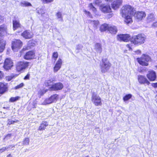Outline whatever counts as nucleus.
Wrapping results in <instances>:
<instances>
[{"label": "nucleus", "instance_id": "obj_56", "mask_svg": "<svg viewBox=\"0 0 157 157\" xmlns=\"http://www.w3.org/2000/svg\"><path fill=\"white\" fill-rule=\"evenodd\" d=\"M8 146H10V147H9V148H12V147H15V145H9Z\"/></svg>", "mask_w": 157, "mask_h": 157}, {"label": "nucleus", "instance_id": "obj_40", "mask_svg": "<svg viewBox=\"0 0 157 157\" xmlns=\"http://www.w3.org/2000/svg\"><path fill=\"white\" fill-rule=\"evenodd\" d=\"M10 147V146H7L5 147H3L2 148L0 149V153H2L6 150L9 148Z\"/></svg>", "mask_w": 157, "mask_h": 157}, {"label": "nucleus", "instance_id": "obj_5", "mask_svg": "<svg viewBox=\"0 0 157 157\" xmlns=\"http://www.w3.org/2000/svg\"><path fill=\"white\" fill-rule=\"evenodd\" d=\"M150 57L145 54H143L140 58H137V60L138 63L142 66H147L148 65V62L151 61Z\"/></svg>", "mask_w": 157, "mask_h": 157}, {"label": "nucleus", "instance_id": "obj_41", "mask_svg": "<svg viewBox=\"0 0 157 157\" xmlns=\"http://www.w3.org/2000/svg\"><path fill=\"white\" fill-rule=\"evenodd\" d=\"M88 8L89 9L92 10H95L96 9L95 7L93 6V4L91 3H90L88 6Z\"/></svg>", "mask_w": 157, "mask_h": 157}, {"label": "nucleus", "instance_id": "obj_8", "mask_svg": "<svg viewBox=\"0 0 157 157\" xmlns=\"http://www.w3.org/2000/svg\"><path fill=\"white\" fill-rule=\"evenodd\" d=\"M91 100L92 102L96 106L101 105H102L101 98L96 94H93Z\"/></svg>", "mask_w": 157, "mask_h": 157}, {"label": "nucleus", "instance_id": "obj_13", "mask_svg": "<svg viewBox=\"0 0 157 157\" xmlns=\"http://www.w3.org/2000/svg\"><path fill=\"white\" fill-rule=\"evenodd\" d=\"M118 40L120 41L128 42L130 39V36L128 34H120L117 36Z\"/></svg>", "mask_w": 157, "mask_h": 157}, {"label": "nucleus", "instance_id": "obj_52", "mask_svg": "<svg viewBox=\"0 0 157 157\" xmlns=\"http://www.w3.org/2000/svg\"><path fill=\"white\" fill-rule=\"evenodd\" d=\"M11 134H8L5 137V139H9L11 136Z\"/></svg>", "mask_w": 157, "mask_h": 157}, {"label": "nucleus", "instance_id": "obj_50", "mask_svg": "<svg viewBox=\"0 0 157 157\" xmlns=\"http://www.w3.org/2000/svg\"><path fill=\"white\" fill-rule=\"evenodd\" d=\"M4 76V74L0 70V79H1Z\"/></svg>", "mask_w": 157, "mask_h": 157}, {"label": "nucleus", "instance_id": "obj_21", "mask_svg": "<svg viewBox=\"0 0 157 157\" xmlns=\"http://www.w3.org/2000/svg\"><path fill=\"white\" fill-rule=\"evenodd\" d=\"M94 50L97 52L101 53L102 50L101 44L98 43H96L94 46Z\"/></svg>", "mask_w": 157, "mask_h": 157}, {"label": "nucleus", "instance_id": "obj_22", "mask_svg": "<svg viewBox=\"0 0 157 157\" xmlns=\"http://www.w3.org/2000/svg\"><path fill=\"white\" fill-rule=\"evenodd\" d=\"M155 16L154 14L151 13L149 14L147 17V21L148 23H150L155 21Z\"/></svg>", "mask_w": 157, "mask_h": 157}, {"label": "nucleus", "instance_id": "obj_34", "mask_svg": "<svg viewBox=\"0 0 157 157\" xmlns=\"http://www.w3.org/2000/svg\"><path fill=\"white\" fill-rule=\"evenodd\" d=\"M19 121L18 120H13L11 119H8L7 120V125H10L11 124H13L14 123H17Z\"/></svg>", "mask_w": 157, "mask_h": 157}, {"label": "nucleus", "instance_id": "obj_31", "mask_svg": "<svg viewBox=\"0 0 157 157\" xmlns=\"http://www.w3.org/2000/svg\"><path fill=\"white\" fill-rule=\"evenodd\" d=\"M134 8L129 4H126L123 6L122 10H133Z\"/></svg>", "mask_w": 157, "mask_h": 157}, {"label": "nucleus", "instance_id": "obj_4", "mask_svg": "<svg viewBox=\"0 0 157 157\" xmlns=\"http://www.w3.org/2000/svg\"><path fill=\"white\" fill-rule=\"evenodd\" d=\"M111 64L105 58H103L102 62L100 63V67L102 73H105L109 69Z\"/></svg>", "mask_w": 157, "mask_h": 157}, {"label": "nucleus", "instance_id": "obj_25", "mask_svg": "<svg viewBox=\"0 0 157 157\" xmlns=\"http://www.w3.org/2000/svg\"><path fill=\"white\" fill-rule=\"evenodd\" d=\"M109 25L107 24H104L101 25L100 27V30L101 32H103L106 30H108Z\"/></svg>", "mask_w": 157, "mask_h": 157}, {"label": "nucleus", "instance_id": "obj_7", "mask_svg": "<svg viewBox=\"0 0 157 157\" xmlns=\"http://www.w3.org/2000/svg\"><path fill=\"white\" fill-rule=\"evenodd\" d=\"M29 63L27 62L20 61L18 62L16 64V69L18 71H24L29 65Z\"/></svg>", "mask_w": 157, "mask_h": 157}, {"label": "nucleus", "instance_id": "obj_19", "mask_svg": "<svg viewBox=\"0 0 157 157\" xmlns=\"http://www.w3.org/2000/svg\"><path fill=\"white\" fill-rule=\"evenodd\" d=\"M7 89V84L3 83H0V94L4 93Z\"/></svg>", "mask_w": 157, "mask_h": 157}, {"label": "nucleus", "instance_id": "obj_33", "mask_svg": "<svg viewBox=\"0 0 157 157\" xmlns=\"http://www.w3.org/2000/svg\"><path fill=\"white\" fill-rule=\"evenodd\" d=\"M52 103L55 102L58 99V95L57 94H55L52 96L50 97Z\"/></svg>", "mask_w": 157, "mask_h": 157}, {"label": "nucleus", "instance_id": "obj_63", "mask_svg": "<svg viewBox=\"0 0 157 157\" xmlns=\"http://www.w3.org/2000/svg\"><path fill=\"white\" fill-rule=\"evenodd\" d=\"M156 36H157V32H156Z\"/></svg>", "mask_w": 157, "mask_h": 157}, {"label": "nucleus", "instance_id": "obj_18", "mask_svg": "<svg viewBox=\"0 0 157 157\" xmlns=\"http://www.w3.org/2000/svg\"><path fill=\"white\" fill-rule=\"evenodd\" d=\"M22 36L26 39H29L31 38L33 35L32 33L27 30L25 31L21 34Z\"/></svg>", "mask_w": 157, "mask_h": 157}, {"label": "nucleus", "instance_id": "obj_46", "mask_svg": "<svg viewBox=\"0 0 157 157\" xmlns=\"http://www.w3.org/2000/svg\"><path fill=\"white\" fill-rule=\"evenodd\" d=\"M101 2V0H94V3L96 5H98Z\"/></svg>", "mask_w": 157, "mask_h": 157}, {"label": "nucleus", "instance_id": "obj_9", "mask_svg": "<svg viewBox=\"0 0 157 157\" xmlns=\"http://www.w3.org/2000/svg\"><path fill=\"white\" fill-rule=\"evenodd\" d=\"M134 14L135 18L138 21H141L146 16L145 13L142 11L134 12Z\"/></svg>", "mask_w": 157, "mask_h": 157}, {"label": "nucleus", "instance_id": "obj_51", "mask_svg": "<svg viewBox=\"0 0 157 157\" xmlns=\"http://www.w3.org/2000/svg\"><path fill=\"white\" fill-rule=\"evenodd\" d=\"M152 86L155 87L156 88L157 87V82L156 83H152Z\"/></svg>", "mask_w": 157, "mask_h": 157}, {"label": "nucleus", "instance_id": "obj_6", "mask_svg": "<svg viewBox=\"0 0 157 157\" xmlns=\"http://www.w3.org/2000/svg\"><path fill=\"white\" fill-rule=\"evenodd\" d=\"M22 45V42L19 40L13 39L12 42L11 48L14 52H17L20 49Z\"/></svg>", "mask_w": 157, "mask_h": 157}, {"label": "nucleus", "instance_id": "obj_37", "mask_svg": "<svg viewBox=\"0 0 157 157\" xmlns=\"http://www.w3.org/2000/svg\"><path fill=\"white\" fill-rule=\"evenodd\" d=\"M132 95L130 94L126 95L123 97V100L124 101H127L130 99L132 97Z\"/></svg>", "mask_w": 157, "mask_h": 157}, {"label": "nucleus", "instance_id": "obj_35", "mask_svg": "<svg viewBox=\"0 0 157 157\" xmlns=\"http://www.w3.org/2000/svg\"><path fill=\"white\" fill-rule=\"evenodd\" d=\"M52 103L50 98L46 99L42 103L43 105H47Z\"/></svg>", "mask_w": 157, "mask_h": 157}, {"label": "nucleus", "instance_id": "obj_38", "mask_svg": "<svg viewBox=\"0 0 157 157\" xmlns=\"http://www.w3.org/2000/svg\"><path fill=\"white\" fill-rule=\"evenodd\" d=\"M29 139L28 138H26L23 141V144L24 145H27L29 144Z\"/></svg>", "mask_w": 157, "mask_h": 157}, {"label": "nucleus", "instance_id": "obj_60", "mask_svg": "<svg viewBox=\"0 0 157 157\" xmlns=\"http://www.w3.org/2000/svg\"><path fill=\"white\" fill-rule=\"evenodd\" d=\"M0 19H1L2 20H3V17H0Z\"/></svg>", "mask_w": 157, "mask_h": 157}, {"label": "nucleus", "instance_id": "obj_48", "mask_svg": "<svg viewBox=\"0 0 157 157\" xmlns=\"http://www.w3.org/2000/svg\"><path fill=\"white\" fill-rule=\"evenodd\" d=\"M30 75L29 74H28L27 75L25 76L24 77V79L25 80H28L29 79V78Z\"/></svg>", "mask_w": 157, "mask_h": 157}, {"label": "nucleus", "instance_id": "obj_32", "mask_svg": "<svg viewBox=\"0 0 157 157\" xmlns=\"http://www.w3.org/2000/svg\"><path fill=\"white\" fill-rule=\"evenodd\" d=\"M62 14L60 12H58L56 14V16L57 18L59 19V21H60L62 22L63 21V18Z\"/></svg>", "mask_w": 157, "mask_h": 157}, {"label": "nucleus", "instance_id": "obj_12", "mask_svg": "<svg viewBox=\"0 0 157 157\" xmlns=\"http://www.w3.org/2000/svg\"><path fill=\"white\" fill-rule=\"evenodd\" d=\"M13 66L12 60L9 58H7L4 61V68L6 70L10 69Z\"/></svg>", "mask_w": 157, "mask_h": 157}, {"label": "nucleus", "instance_id": "obj_53", "mask_svg": "<svg viewBox=\"0 0 157 157\" xmlns=\"http://www.w3.org/2000/svg\"><path fill=\"white\" fill-rule=\"evenodd\" d=\"M140 1L141 3H146L148 2L147 0H140Z\"/></svg>", "mask_w": 157, "mask_h": 157}, {"label": "nucleus", "instance_id": "obj_62", "mask_svg": "<svg viewBox=\"0 0 157 157\" xmlns=\"http://www.w3.org/2000/svg\"><path fill=\"white\" fill-rule=\"evenodd\" d=\"M155 67L157 69V65L155 66Z\"/></svg>", "mask_w": 157, "mask_h": 157}, {"label": "nucleus", "instance_id": "obj_59", "mask_svg": "<svg viewBox=\"0 0 157 157\" xmlns=\"http://www.w3.org/2000/svg\"><path fill=\"white\" fill-rule=\"evenodd\" d=\"M93 11H94V13H97V12L98 10H93Z\"/></svg>", "mask_w": 157, "mask_h": 157}, {"label": "nucleus", "instance_id": "obj_43", "mask_svg": "<svg viewBox=\"0 0 157 157\" xmlns=\"http://www.w3.org/2000/svg\"><path fill=\"white\" fill-rule=\"evenodd\" d=\"M84 12L85 14H86L87 16H89L90 17H92V16L91 15V13L89 11L87 10H84Z\"/></svg>", "mask_w": 157, "mask_h": 157}, {"label": "nucleus", "instance_id": "obj_16", "mask_svg": "<svg viewBox=\"0 0 157 157\" xmlns=\"http://www.w3.org/2000/svg\"><path fill=\"white\" fill-rule=\"evenodd\" d=\"M62 63V59L59 58L56 62L54 67L53 71L54 72H56L58 71L61 67Z\"/></svg>", "mask_w": 157, "mask_h": 157}, {"label": "nucleus", "instance_id": "obj_28", "mask_svg": "<svg viewBox=\"0 0 157 157\" xmlns=\"http://www.w3.org/2000/svg\"><path fill=\"white\" fill-rule=\"evenodd\" d=\"M108 31H109L110 33L114 34L117 33V29L116 27L115 26H112L109 25Z\"/></svg>", "mask_w": 157, "mask_h": 157}, {"label": "nucleus", "instance_id": "obj_26", "mask_svg": "<svg viewBox=\"0 0 157 157\" xmlns=\"http://www.w3.org/2000/svg\"><path fill=\"white\" fill-rule=\"evenodd\" d=\"M101 12L104 13L105 14L107 18H109L112 17L113 15V13H112L111 11H110V10H100Z\"/></svg>", "mask_w": 157, "mask_h": 157}, {"label": "nucleus", "instance_id": "obj_27", "mask_svg": "<svg viewBox=\"0 0 157 157\" xmlns=\"http://www.w3.org/2000/svg\"><path fill=\"white\" fill-rule=\"evenodd\" d=\"M100 9L102 10H111L109 4H103L100 6Z\"/></svg>", "mask_w": 157, "mask_h": 157}, {"label": "nucleus", "instance_id": "obj_23", "mask_svg": "<svg viewBox=\"0 0 157 157\" xmlns=\"http://www.w3.org/2000/svg\"><path fill=\"white\" fill-rule=\"evenodd\" d=\"M48 125V123L45 121H43L41 123L39 127L38 130L40 131L44 130L45 128Z\"/></svg>", "mask_w": 157, "mask_h": 157}, {"label": "nucleus", "instance_id": "obj_24", "mask_svg": "<svg viewBox=\"0 0 157 157\" xmlns=\"http://www.w3.org/2000/svg\"><path fill=\"white\" fill-rule=\"evenodd\" d=\"M13 29L14 30H16L17 28L20 27L21 25L18 21L17 20H13Z\"/></svg>", "mask_w": 157, "mask_h": 157}, {"label": "nucleus", "instance_id": "obj_55", "mask_svg": "<svg viewBox=\"0 0 157 157\" xmlns=\"http://www.w3.org/2000/svg\"><path fill=\"white\" fill-rule=\"evenodd\" d=\"M3 62L2 60V56H0V64L2 63Z\"/></svg>", "mask_w": 157, "mask_h": 157}, {"label": "nucleus", "instance_id": "obj_58", "mask_svg": "<svg viewBox=\"0 0 157 157\" xmlns=\"http://www.w3.org/2000/svg\"><path fill=\"white\" fill-rule=\"evenodd\" d=\"M112 0H105V1H106L107 2H111Z\"/></svg>", "mask_w": 157, "mask_h": 157}, {"label": "nucleus", "instance_id": "obj_10", "mask_svg": "<svg viewBox=\"0 0 157 157\" xmlns=\"http://www.w3.org/2000/svg\"><path fill=\"white\" fill-rule=\"evenodd\" d=\"M63 86L62 83L60 82H57L53 84L49 87L51 91H57L62 90L63 88Z\"/></svg>", "mask_w": 157, "mask_h": 157}, {"label": "nucleus", "instance_id": "obj_11", "mask_svg": "<svg viewBox=\"0 0 157 157\" xmlns=\"http://www.w3.org/2000/svg\"><path fill=\"white\" fill-rule=\"evenodd\" d=\"M138 80L139 83L141 84H146L148 85L150 82L146 77L144 75H139L138 77Z\"/></svg>", "mask_w": 157, "mask_h": 157}, {"label": "nucleus", "instance_id": "obj_61", "mask_svg": "<svg viewBox=\"0 0 157 157\" xmlns=\"http://www.w3.org/2000/svg\"><path fill=\"white\" fill-rule=\"evenodd\" d=\"M41 10H38V11L37 12V13H40V12H41Z\"/></svg>", "mask_w": 157, "mask_h": 157}, {"label": "nucleus", "instance_id": "obj_36", "mask_svg": "<svg viewBox=\"0 0 157 157\" xmlns=\"http://www.w3.org/2000/svg\"><path fill=\"white\" fill-rule=\"evenodd\" d=\"M58 55L57 52H55L53 53L52 57L53 59L54 60V62L56 60L58 57Z\"/></svg>", "mask_w": 157, "mask_h": 157}, {"label": "nucleus", "instance_id": "obj_3", "mask_svg": "<svg viewBox=\"0 0 157 157\" xmlns=\"http://www.w3.org/2000/svg\"><path fill=\"white\" fill-rule=\"evenodd\" d=\"M6 27L5 25L0 26V52L3 51L6 45V41L2 39V35L7 33Z\"/></svg>", "mask_w": 157, "mask_h": 157}, {"label": "nucleus", "instance_id": "obj_45", "mask_svg": "<svg viewBox=\"0 0 157 157\" xmlns=\"http://www.w3.org/2000/svg\"><path fill=\"white\" fill-rule=\"evenodd\" d=\"M82 48V46L81 44H78L77 45L76 49L78 50H81Z\"/></svg>", "mask_w": 157, "mask_h": 157}, {"label": "nucleus", "instance_id": "obj_44", "mask_svg": "<svg viewBox=\"0 0 157 157\" xmlns=\"http://www.w3.org/2000/svg\"><path fill=\"white\" fill-rule=\"evenodd\" d=\"M54 0H41L43 2L47 3L52 2Z\"/></svg>", "mask_w": 157, "mask_h": 157}, {"label": "nucleus", "instance_id": "obj_47", "mask_svg": "<svg viewBox=\"0 0 157 157\" xmlns=\"http://www.w3.org/2000/svg\"><path fill=\"white\" fill-rule=\"evenodd\" d=\"M135 54L137 55H140L141 54V52L140 50H138L135 51Z\"/></svg>", "mask_w": 157, "mask_h": 157}, {"label": "nucleus", "instance_id": "obj_49", "mask_svg": "<svg viewBox=\"0 0 157 157\" xmlns=\"http://www.w3.org/2000/svg\"><path fill=\"white\" fill-rule=\"evenodd\" d=\"M132 45L131 44H129L126 45L127 47L129 48V50L132 49Z\"/></svg>", "mask_w": 157, "mask_h": 157}, {"label": "nucleus", "instance_id": "obj_42", "mask_svg": "<svg viewBox=\"0 0 157 157\" xmlns=\"http://www.w3.org/2000/svg\"><path fill=\"white\" fill-rule=\"evenodd\" d=\"M24 86V84L23 83H21L19 85L15 87V89H19L22 87Z\"/></svg>", "mask_w": 157, "mask_h": 157}, {"label": "nucleus", "instance_id": "obj_20", "mask_svg": "<svg viewBox=\"0 0 157 157\" xmlns=\"http://www.w3.org/2000/svg\"><path fill=\"white\" fill-rule=\"evenodd\" d=\"M55 79L54 78H51L48 79L46 80L44 82L45 85L46 86H51L53 84V82L55 81Z\"/></svg>", "mask_w": 157, "mask_h": 157}, {"label": "nucleus", "instance_id": "obj_14", "mask_svg": "<svg viewBox=\"0 0 157 157\" xmlns=\"http://www.w3.org/2000/svg\"><path fill=\"white\" fill-rule=\"evenodd\" d=\"M147 77L151 81H155L156 78L155 72L154 71H151L148 72L147 75Z\"/></svg>", "mask_w": 157, "mask_h": 157}, {"label": "nucleus", "instance_id": "obj_17", "mask_svg": "<svg viewBox=\"0 0 157 157\" xmlns=\"http://www.w3.org/2000/svg\"><path fill=\"white\" fill-rule=\"evenodd\" d=\"M34 53L32 51L27 52L24 56V58L26 59H33L34 57Z\"/></svg>", "mask_w": 157, "mask_h": 157}, {"label": "nucleus", "instance_id": "obj_1", "mask_svg": "<svg viewBox=\"0 0 157 157\" xmlns=\"http://www.w3.org/2000/svg\"><path fill=\"white\" fill-rule=\"evenodd\" d=\"M134 13V10H121L120 13L122 17L124 19V22L127 24H128L132 21V17Z\"/></svg>", "mask_w": 157, "mask_h": 157}, {"label": "nucleus", "instance_id": "obj_54", "mask_svg": "<svg viewBox=\"0 0 157 157\" xmlns=\"http://www.w3.org/2000/svg\"><path fill=\"white\" fill-rule=\"evenodd\" d=\"M152 26L155 27H157V22L154 23Z\"/></svg>", "mask_w": 157, "mask_h": 157}, {"label": "nucleus", "instance_id": "obj_29", "mask_svg": "<svg viewBox=\"0 0 157 157\" xmlns=\"http://www.w3.org/2000/svg\"><path fill=\"white\" fill-rule=\"evenodd\" d=\"M20 4L21 6L23 7H28L32 6L30 3L24 1H21L20 2Z\"/></svg>", "mask_w": 157, "mask_h": 157}, {"label": "nucleus", "instance_id": "obj_57", "mask_svg": "<svg viewBox=\"0 0 157 157\" xmlns=\"http://www.w3.org/2000/svg\"><path fill=\"white\" fill-rule=\"evenodd\" d=\"M12 156L11 155V154H9L6 157H12Z\"/></svg>", "mask_w": 157, "mask_h": 157}, {"label": "nucleus", "instance_id": "obj_2", "mask_svg": "<svg viewBox=\"0 0 157 157\" xmlns=\"http://www.w3.org/2000/svg\"><path fill=\"white\" fill-rule=\"evenodd\" d=\"M146 39V36L144 34H140L133 36L131 39V42L134 45H140L144 43Z\"/></svg>", "mask_w": 157, "mask_h": 157}, {"label": "nucleus", "instance_id": "obj_15", "mask_svg": "<svg viewBox=\"0 0 157 157\" xmlns=\"http://www.w3.org/2000/svg\"><path fill=\"white\" fill-rule=\"evenodd\" d=\"M122 3V0H114L111 4L112 8L114 10L117 9L119 8Z\"/></svg>", "mask_w": 157, "mask_h": 157}, {"label": "nucleus", "instance_id": "obj_39", "mask_svg": "<svg viewBox=\"0 0 157 157\" xmlns=\"http://www.w3.org/2000/svg\"><path fill=\"white\" fill-rule=\"evenodd\" d=\"M19 97H11L10 99V101L11 102H14L18 100Z\"/></svg>", "mask_w": 157, "mask_h": 157}, {"label": "nucleus", "instance_id": "obj_30", "mask_svg": "<svg viewBox=\"0 0 157 157\" xmlns=\"http://www.w3.org/2000/svg\"><path fill=\"white\" fill-rule=\"evenodd\" d=\"M99 22L98 21H91L90 24L95 28L96 29L99 25Z\"/></svg>", "mask_w": 157, "mask_h": 157}, {"label": "nucleus", "instance_id": "obj_64", "mask_svg": "<svg viewBox=\"0 0 157 157\" xmlns=\"http://www.w3.org/2000/svg\"><path fill=\"white\" fill-rule=\"evenodd\" d=\"M3 108L5 109V108H6L5 107H3Z\"/></svg>", "mask_w": 157, "mask_h": 157}]
</instances>
